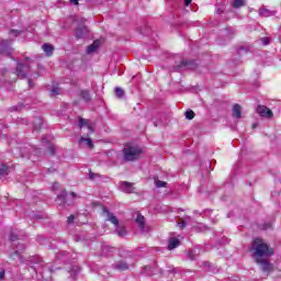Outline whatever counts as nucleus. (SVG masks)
Here are the masks:
<instances>
[{"label": "nucleus", "mask_w": 281, "mask_h": 281, "mask_svg": "<svg viewBox=\"0 0 281 281\" xmlns=\"http://www.w3.org/2000/svg\"><path fill=\"white\" fill-rule=\"evenodd\" d=\"M255 260L256 258H269L276 254V250L269 247V244L262 238H256L252 241V248Z\"/></svg>", "instance_id": "obj_1"}, {"label": "nucleus", "mask_w": 281, "mask_h": 281, "mask_svg": "<svg viewBox=\"0 0 281 281\" xmlns=\"http://www.w3.org/2000/svg\"><path fill=\"white\" fill-rule=\"evenodd\" d=\"M142 157V148L137 146H127L123 149V159L125 161H137Z\"/></svg>", "instance_id": "obj_2"}, {"label": "nucleus", "mask_w": 281, "mask_h": 281, "mask_svg": "<svg viewBox=\"0 0 281 281\" xmlns=\"http://www.w3.org/2000/svg\"><path fill=\"white\" fill-rule=\"evenodd\" d=\"M30 58L25 59V63L23 64H18V68H16V74H18V78H27V71H30Z\"/></svg>", "instance_id": "obj_3"}, {"label": "nucleus", "mask_w": 281, "mask_h": 281, "mask_svg": "<svg viewBox=\"0 0 281 281\" xmlns=\"http://www.w3.org/2000/svg\"><path fill=\"white\" fill-rule=\"evenodd\" d=\"M257 265H260L261 270L265 273H271L272 271L276 270V268L273 267V263L269 262V260L263 259V258H256L255 259Z\"/></svg>", "instance_id": "obj_4"}, {"label": "nucleus", "mask_w": 281, "mask_h": 281, "mask_svg": "<svg viewBox=\"0 0 281 281\" xmlns=\"http://www.w3.org/2000/svg\"><path fill=\"white\" fill-rule=\"evenodd\" d=\"M257 113L260 117H266L267 120H271V117H273V111L266 105H258Z\"/></svg>", "instance_id": "obj_5"}, {"label": "nucleus", "mask_w": 281, "mask_h": 281, "mask_svg": "<svg viewBox=\"0 0 281 281\" xmlns=\"http://www.w3.org/2000/svg\"><path fill=\"white\" fill-rule=\"evenodd\" d=\"M0 54H2L3 56H10V54H12V48L10 47V41L3 40L0 43Z\"/></svg>", "instance_id": "obj_6"}, {"label": "nucleus", "mask_w": 281, "mask_h": 281, "mask_svg": "<svg viewBox=\"0 0 281 281\" xmlns=\"http://www.w3.org/2000/svg\"><path fill=\"white\" fill-rule=\"evenodd\" d=\"M121 191L125 192L126 194H133L135 192V188L133 187V183L123 181L121 182Z\"/></svg>", "instance_id": "obj_7"}, {"label": "nucleus", "mask_w": 281, "mask_h": 281, "mask_svg": "<svg viewBox=\"0 0 281 281\" xmlns=\"http://www.w3.org/2000/svg\"><path fill=\"white\" fill-rule=\"evenodd\" d=\"M196 69V61L194 60H182L179 66H177V69Z\"/></svg>", "instance_id": "obj_8"}, {"label": "nucleus", "mask_w": 281, "mask_h": 281, "mask_svg": "<svg viewBox=\"0 0 281 281\" xmlns=\"http://www.w3.org/2000/svg\"><path fill=\"white\" fill-rule=\"evenodd\" d=\"M104 214H106L108 216V221H110V223H112L113 225L119 226L120 225V221L117 220V217L113 214H111V212H109V210L106 207L103 209Z\"/></svg>", "instance_id": "obj_9"}, {"label": "nucleus", "mask_w": 281, "mask_h": 281, "mask_svg": "<svg viewBox=\"0 0 281 281\" xmlns=\"http://www.w3.org/2000/svg\"><path fill=\"white\" fill-rule=\"evenodd\" d=\"M233 116H235L237 120H240L243 117V108L240 104H235L233 106Z\"/></svg>", "instance_id": "obj_10"}, {"label": "nucleus", "mask_w": 281, "mask_h": 281, "mask_svg": "<svg viewBox=\"0 0 281 281\" xmlns=\"http://www.w3.org/2000/svg\"><path fill=\"white\" fill-rule=\"evenodd\" d=\"M179 245H181V241H179V239L176 237H171L169 239V245H168L169 251H172V249H177V247H179Z\"/></svg>", "instance_id": "obj_11"}, {"label": "nucleus", "mask_w": 281, "mask_h": 281, "mask_svg": "<svg viewBox=\"0 0 281 281\" xmlns=\"http://www.w3.org/2000/svg\"><path fill=\"white\" fill-rule=\"evenodd\" d=\"M42 49L46 54V56H52V54H54V45L49 43H45L44 45H42Z\"/></svg>", "instance_id": "obj_12"}, {"label": "nucleus", "mask_w": 281, "mask_h": 281, "mask_svg": "<svg viewBox=\"0 0 281 281\" xmlns=\"http://www.w3.org/2000/svg\"><path fill=\"white\" fill-rule=\"evenodd\" d=\"M89 32V29L87 26L78 27L76 31L77 38H83V36Z\"/></svg>", "instance_id": "obj_13"}, {"label": "nucleus", "mask_w": 281, "mask_h": 281, "mask_svg": "<svg viewBox=\"0 0 281 281\" xmlns=\"http://www.w3.org/2000/svg\"><path fill=\"white\" fill-rule=\"evenodd\" d=\"M98 47H100V41L97 40L87 47V54H93Z\"/></svg>", "instance_id": "obj_14"}, {"label": "nucleus", "mask_w": 281, "mask_h": 281, "mask_svg": "<svg viewBox=\"0 0 281 281\" xmlns=\"http://www.w3.org/2000/svg\"><path fill=\"white\" fill-rule=\"evenodd\" d=\"M115 269H117V271H126L128 270V263L124 261H119L115 263Z\"/></svg>", "instance_id": "obj_15"}, {"label": "nucleus", "mask_w": 281, "mask_h": 281, "mask_svg": "<svg viewBox=\"0 0 281 281\" xmlns=\"http://www.w3.org/2000/svg\"><path fill=\"white\" fill-rule=\"evenodd\" d=\"M259 14L260 16L269 18V16H273L276 12L269 11V9L263 8L259 10Z\"/></svg>", "instance_id": "obj_16"}, {"label": "nucleus", "mask_w": 281, "mask_h": 281, "mask_svg": "<svg viewBox=\"0 0 281 281\" xmlns=\"http://www.w3.org/2000/svg\"><path fill=\"white\" fill-rule=\"evenodd\" d=\"M136 223L140 229H144L146 225V218L144 217V215H137Z\"/></svg>", "instance_id": "obj_17"}, {"label": "nucleus", "mask_w": 281, "mask_h": 281, "mask_svg": "<svg viewBox=\"0 0 281 281\" xmlns=\"http://www.w3.org/2000/svg\"><path fill=\"white\" fill-rule=\"evenodd\" d=\"M79 144H86V146H88V148H93V140H91V138L81 137L79 139Z\"/></svg>", "instance_id": "obj_18"}, {"label": "nucleus", "mask_w": 281, "mask_h": 281, "mask_svg": "<svg viewBox=\"0 0 281 281\" xmlns=\"http://www.w3.org/2000/svg\"><path fill=\"white\" fill-rule=\"evenodd\" d=\"M66 199H67V192H64L57 196L56 201H57L58 205H65Z\"/></svg>", "instance_id": "obj_19"}, {"label": "nucleus", "mask_w": 281, "mask_h": 281, "mask_svg": "<svg viewBox=\"0 0 281 281\" xmlns=\"http://www.w3.org/2000/svg\"><path fill=\"white\" fill-rule=\"evenodd\" d=\"M80 98H82V100H85V102H89L91 100V94H89V91H87V90H81Z\"/></svg>", "instance_id": "obj_20"}, {"label": "nucleus", "mask_w": 281, "mask_h": 281, "mask_svg": "<svg viewBox=\"0 0 281 281\" xmlns=\"http://www.w3.org/2000/svg\"><path fill=\"white\" fill-rule=\"evenodd\" d=\"M10 172V168H8L7 165H0V177H5L7 175H9Z\"/></svg>", "instance_id": "obj_21"}, {"label": "nucleus", "mask_w": 281, "mask_h": 281, "mask_svg": "<svg viewBox=\"0 0 281 281\" xmlns=\"http://www.w3.org/2000/svg\"><path fill=\"white\" fill-rule=\"evenodd\" d=\"M200 250L193 249L188 252L189 260H196V256H199Z\"/></svg>", "instance_id": "obj_22"}, {"label": "nucleus", "mask_w": 281, "mask_h": 281, "mask_svg": "<svg viewBox=\"0 0 281 281\" xmlns=\"http://www.w3.org/2000/svg\"><path fill=\"white\" fill-rule=\"evenodd\" d=\"M245 5V0H234L233 8H243Z\"/></svg>", "instance_id": "obj_23"}, {"label": "nucleus", "mask_w": 281, "mask_h": 281, "mask_svg": "<svg viewBox=\"0 0 281 281\" xmlns=\"http://www.w3.org/2000/svg\"><path fill=\"white\" fill-rule=\"evenodd\" d=\"M115 95L116 98H124V89L122 88H115Z\"/></svg>", "instance_id": "obj_24"}, {"label": "nucleus", "mask_w": 281, "mask_h": 281, "mask_svg": "<svg viewBox=\"0 0 281 281\" xmlns=\"http://www.w3.org/2000/svg\"><path fill=\"white\" fill-rule=\"evenodd\" d=\"M43 125V121L41 119L35 120L34 130L41 131V126Z\"/></svg>", "instance_id": "obj_25"}, {"label": "nucleus", "mask_w": 281, "mask_h": 281, "mask_svg": "<svg viewBox=\"0 0 281 281\" xmlns=\"http://www.w3.org/2000/svg\"><path fill=\"white\" fill-rule=\"evenodd\" d=\"M184 115H186V119H187V120H194V111H192V110H188V111L184 113Z\"/></svg>", "instance_id": "obj_26"}, {"label": "nucleus", "mask_w": 281, "mask_h": 281, "mask_svg": "<svg viewBox=\"0 0 281 281\" xmlns=\"http://www.w3.org/2000/svg\"><path fill=\"white\" fill-rule=\"evenodd\" d=\"M116 234H117V236H121V237L125 236L126 235V228L117 227L116 228Z\"/></svg>", "instance_id": "obj_27"}, {"label": "nucleus", "mask_w": 281, "mask_h": 281, "mask_svg": "<svg viewBox=\"0 0 281 281\" xmlns=\"http://www.w3.org/2000/svg\"><path fill=\"white\" fill-rule=\"evenodd\" d=\"M12 153H13V155H15V157H27V151H21L19 154L18 149H13Z\"/></svg>", "instance_id": "obj_28"}, {"label": "nucleus", "mask_w": 281, "mask_h": 281, "mask_svg": "<svg viewBox=\"0 0 281 281\" xmlns=\"http://www.w3.org/2000/svg\"><path fill=\"white\" fill-rule=\"evenodd\" d=\"M156 188H166V182L161 180H155Z\"/></svg>", "instance_id": "obj_29"}, {"label": "nucleus", "mask_w": 281, "mask_h": 281, "mask_svg": "<svg viewBox=\"0 0 281 281\" xmlns=\"http://www.w3.org/2000/svg\"><path fill=\"white\" fill-rule=\"evenodd\" d=\"M89 124V121L88 120H85V119H80L79 120V126L80 128H82V126H88Z\"/></svg>", "instance_id": "obj_30"}, {"label": "nucleus", "mask_w": 281, "mask_h": 281, "mask_svg": "<svg viewBox=\"0 0 281 281\" xmlns=\"http://www.w3.org/2000/svg\"><path fill=\"white\" fill-rule=\"evenodd\" d=\"M10 240H12V243H14V240H19V234L12 232L10 235Z\"/></svg>", "instance_id": "obj_31"}, {"label": "nucleus", "mask_w": 281, "mask_h": 281, "mask_svg": "<svg viewBox=\"0 0 281 281\" xmlns=\"http://www.w3.org/2000/svg\"><path fill=\"white\" fill-rule=\"evenodd\" d=\"M50 93H52V95H59L60 94V88H56V87L53 88Z\"/></svg>", "instance_id": "obj_32"}, {"label": "nucleus", "mask_w": 281, "mask_h": 281, "mask_svg": "<svg viewBox=\"0 0 281 281\" xmlns=\"http://www.w3.org/2000/svg\"><path fill=\"white\" fill-rule=\"evenodd\" d=\"M238 54L243 56V54H247V48L245 46L239 47Z\"/></svg>", "instance_id": "obj_33"}, {"label": "nucleus", "mask_w": 281, "mask_h": 281, "mask_svg": "<svg viewBox=\"0 0 281 281\" xmlns=\"http://www.w3.org/2000/svg\"><path fill=\"white\" fill-rule=\"evenodd\" d=\"M95 177H98V173H94V172H92V171H89V179H90L91 181H93V180L95 179Z\"/></svg>", "instance_id": "obj_34"}, {"label": "nucleus", "mask_w": 281, "mask_h": 281, "mask_svg": "<svg viewBox=\"0 0 281 281\" xmlns=\"http://www.w3.org/2000/svg\"><path fill=\"white\" fill-rule=\"evenodd\" d=\"M48 151H49V155H55L56 154V148H54V146H49Z\"/></svg>", "instance_id": "obj_35"}, {"label": "nucleus", "mask_w": 281, "mask_h": 281, "mask_svg": "<svg viewBox=\"0 0 281 281\" xmlns=\"http://www.w3.org/2000/svg\"><path fill=\"white\" fill-rule=\"evenodd\" d=\"M115 248H111V247H104L103 248V254H106V251H114Z\"/></svg>", "instance_id": "obj_36"}, {"label": "nucleus", "mask_w": 281, "mask_h": 281, "mask_svg": "<svg viewBox=\"0 0 281 281\" xmlns=\"http://www.w3.org/2000/svg\"><path fill=\"white\" fill-rule=\"evenodd\" d=\"M75 218L74 215L68 216L67 223H74Z\"/></svg>", "instance_id": "obj_37"}, {"label": "nucleus", "mask_w": 281, "mask_h": 281, "mask_svg": "<svg viewBox=\"0 0 281 281\" xmlns=\"http://www.w3.org/2000/svg\"><path fill=\"white\" fill-rule=\"evenodd\" d=\"M179 227L183 229L186 227V221L178 223Z\"/></svg>", "instance_id": "obj_38"}, {"label": "nucleus", "mask_w": 281, "mask_h": 281, "mask_svg": "<svg viewBox=\"0 0 281 281\" xmlns=\"http://www.w3.org/2000/svg\"><path fill=\"white\" fill-rule=\"evenodd\" d=\"M261 41H262L263 45H269V38L263 37V38H261Z\"/></svg>", "instance_id": "obj_39"}, {"label": "nucleus", "mask_w": 281, "mask_h": 281, "mask_svg": "<svg viewBox=\"0 0 281 281\" xmlns=\"http://www.w3.org/2000/svg\"><path fill=\"white\" fill-rule=\"evenodd\" d=\"M5 278V271H0V280H3Z\"/></svg>", "instance_id": "obj_40"}, {"label": "nucleus", "mask_w": 281, "mask_h": 281, "mask_svg": "<svg viewBox=\"0 0 281 281\" xmlns=\"http://www.w3.org/2000/svg\"><path fill=\"white\" fill-rule=\"evenodd\" d=\"M10 34H13L14 36H19L20 32L19 31H11Z\"/></svg>", "instance_id": "obj_41"}, {"label": "nucleus", "mask_w": 281, "mask_h": 281, "mask_svg": "<svg viewBox=\"0 0 281 281\" xmlns=\"http://www.w3.org/2000/svg\"><path fill=\"white\" fill-rule=\"evenodd\" d=\"M190 3H192V0H184L186 5H190Z\"/></svg>", "instance_id": "obj_42"}, {"label": "nucleus", "mask_w": 281, "mask_h": 281, "mask_svg": "<svg viewBox=\"0 0 281 281\" xmlns=\"http://www.w3.org/2000/svg\"><path fill=\"white\" fill-rule=\"evenodd\" d=\"M79 0H70V3H74L75 5H78Z\"/></svg>", "instance_id": "obj_43"}, {"label": "nucleus", "mask_w": 281, "mask_h": 281, "mask_svg": "<svg viewBox=\"0 0 281 281\" xmlns=\"http://www.w3.org/2000/svg\"><path fill=\"white\" fill-rule=\"evenodd\" d=\"M87 128H88V133H93V127L88 126Z\"/></svg>", "instance_id": "obj_44"}, {"label": "nucleus", "mask_w": 281, "mask_h": 281, "mask_svg": "<svg viewBox=\"0 0 281 281\" xmlns=\"http://www.w3.org/2000/svg\"><path fill=\"white\" fill-rule=\"evenodd\" d=\"M70 195L72 196V199H76V193L71 192Z\"/></svg>", "instance_id": "obj_45"}, {"label": "nucleus", "mask_w": 281, "mask_h": 281, "mask_svg": "<svg viewBox=\"0 0 281 281\" xmlns=\"http://www.w3.org/2000/svg\"><path fill=\"white\" fill-rule=\"evenodd\" d=\"M252 128H258V124L257 123L252 124Z\"/></svg>", "instance_id": "obj_46"}, {"label": "nucleus", "mask_w": 281, "mask_h": 281, "mask_svg": "<svg viewBox=\"0 0 281 281\" xmlns=\"http://www.w3.org/2000/svg\"><path fill=\"white\" fill-rule=\"evenodd\" d=\"M201 228H202V229H207V226L201 225Z\"/></svg>", "instance_id": "obj_47"}, {"label": "nucleus", "mask_w": 281, "mask_h": 281, "mask_svg": "<svg viewBox=\"0 0 281 281\" xmlns=\"http://www.w3.org/2000/svg\"><path fill=\"white\" fill-rule=\"evenodd\" d=\"M29 87H32V80H29Z\"/></svg>", "instance_id": "obj_48"}, {"label": "nucleus", "mask_w": 281, "mask_h": 281, "mask_svg": "<svg viewBox=\"0 0 281 281\" xmlns=\"http://www.w3.org/2000/svg\"><path fill=\"white\" fill-rule=\"evenodd\" d=\"M14 254H15V256H19V250H15V252H14Z\"/></svg>", "instance_id": "obj_49"}]
</instances>
